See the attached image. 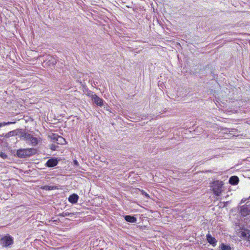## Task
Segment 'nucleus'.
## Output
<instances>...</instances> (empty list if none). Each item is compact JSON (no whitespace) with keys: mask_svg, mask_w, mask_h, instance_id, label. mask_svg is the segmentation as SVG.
<instances>
[{"mask_svg":"<svg viewBox=\"0 0 250 250\" xmlns=\"http://www.w3.org/2000/svg\"><path fill=\"white\" fill-rule=\"evenodd\" d=\"M58 147V146L56 145H54V144L51 145L50 146V148L52 150H56Z\"/></svg>","mask_w":250,"mask_h":250,"instance_id":"18","label":"nucleus"},{"mask_svg":"<svg viewBox=\"0 0 250 250\" xmlns=\"http://www.w3.org/2000/svg\"><path fill=\"white\" fill-rule=\"evenodd\" d=\"M223 182L221 181L216 180L212 183V190L216 196H220L223 191Z\"/></svg>","mask_w":250,"mask_h":250,"instance_id":"3","label":"nucleus"},{"mask_svg":"<svg viewBox=\"0 0 250 250\" xmlns=\"http://www.w3.org/2000/svg\"><path fill=\"white\" fill-rule=\"evenodd\" d=\"M56 143L57 144L63 145L65 143V140L62 136H56Z\"/></svg>","mask_w":250,"mask_h":250,"instance_id":"14","label":"nucleus"},{"mask_svg":"<svg viewBox=\"0 0 250 250\" xmlns=\"http://www.w3.org/2000/svg\"><path fill=\"white\" fill-rule=\"evenodd\" d=\"M220 248L222 250H231V248L229 245H225L224 243H222L220 245Z\"/></svg>","mask_w":250,"mask_h":250,"instance_id":"16","label":"nucleus"},{"mask_svg":"<svg viewBox=\"0 0 250 250\" xmlns=\"http://www.w3.org/2000/svg\"><path fill=\"white\" fill-rule=\"evenodd\" d=\"M207 240L208 242L213 246L216 245L217 241L214 237H213L209 233L207 235Z\"/></svg>","mask_w":250,"mask_h":250,"instance_id":"11","label":"nucleus"},{"mask_svg":"<svg viewBox=\"0 0 250 250\" xmlns=\"http://www.w3.org/2000/svg\"><path fill=\"white\" fill-rule=\"evenodd\" d=\"M0 244L5 247H8L12 245L13 243V239L12 236L9 234L4 236L0 239Z\"/></svg>","mask_w":250,"mask_h":250,"instance_id":"4","label":"nucleus"},{"mask_svg":"<svg viewBox=\"0 0 250 250\" xmlns=\"http://www.w3.org/2000/svg\"><path fill=\"white\" fill-rule=\"evenodd\" d=\"M56 136H59V135L56 134H53V137H52V139L53 140L54 143H56L57 138L56 137Z\"/></svg>","mask_w":250,"mask_h":250,"instance_id":"20","label":"nucleus"},{"mask_svg":"<svg viewBox=\"0 0 250 250\" xmlns=\"http://www.w3.org/2000/svg\"><path fill=\"white\" fill-rule=\"evenodd\" d=\"M73 215H74V213H71V212L65 211V212H63L59 214L58 216H60V217H65V216H72Z\"/></svg>","mask_w":250,"mask_h":250,"instance_id":"15","label":"nucleus"},{"mask_svg":"<svg viewBox=\"0 0 250 250\" xmlns=\"http://www.w3.org/2000/svg\"><path fill=\"white\" fill-rule=\"evenodd\" d=\"M22 132L21 131V129H16L13 131H11L9 132L8 133L5 134L4 135L3 134L1 136H4L6 138H8L12 136H15L19 135V133H20V135L21 134V132Z\"/></svg>","mask_w":250,"mask_h":250,"instance_id":"9","label":"nucleus"},{"mask_svg":"<svg viewBox=\"0 0 250 250\" xmlns=\"http://www.w3.org/2000/svg\"><path fill=\"white\" fill-rule=\"evenodd\" d=\"M37 150L34 148L20 149L17 151V155L19 158H26L36 153Z\"/></svg>","mask_w":250,"mask_h":250,"instance_id":"2","label":"nucleus"},{"mask_svg":"<svg viewBox=\"0 0 250 250\" xmlns=\"http://www.w3.org/2000/svg\"><path fill=\"white\" fill-rule=\"evenodd\" d=\"M239 181V178L236 176H232L229 179V183L231 185H236Z\"/></svg>","mask_w":250,"mask_h":250,"instance_id":"12","label":"nucleus"},{"mask_svg":"<svg viewBox=\"0 0 250 250\" xmlns=\"http://www.w3.org/2000/svg\"><path fill=\"white\" fill-rule=\"evenodd\" d=\"M20 137H22L26 142L30 143V145L33 146H37L42 141L40 137H34L33 134L25 131L21 132Z\"/></svg>","mask_w":250,"mask_h":250,"instance_id":"1","label":"nucleus"},{"mask_svg":"<svg viewBox=\"0 0 250 250\" xmlns=\"http://www.w3.org/2000/svg\"><path fill=\"white\" fill-rule=\"evenodd\" d=\"M239 234L244 239L250 241V230L244 229L239 232Z\"/></svg>","mask_w":250,"mask_h":250,"instance_id":"7","label":"nucleus"},{"mask_svg":"<svg viewBox=\"0 0 250 250\" xmlns=\"http://www.w3.org/2000/svg\"><path fill=\"white\" fill-rule=\"evenodd\" d=\"M15 123V122H3V123H0V127L2 126H4L6 125H9L11 124H13Z\"/></svg>","mask_w":250,"mask_h":250,"instance_id":"17","label":"nucleus"},{"mask_svg":"<svg viewBox=\"0 0 250 250\" xmlns=\"http://www.w3.org/2000/svg\"><path fill=\"white\" fill-rule=\"evenodd\" d=\"M91 99L98 105L102 106L103 105V100L96 94H92Z\"/></svg>","mask_w":250,"mask_h":250,"instance_id":"8","label":"nucleus"},{"mask_svg":"<svg viewBox=\"0 0 250 250\" xmlns=\"http://www.w3.org/2000/svg\"><path fill=\"white\" fill-rule=\"evenodd\" d=\"M0 157L3 159H5L7 158V155L5 153L1 152L0 153Z\"/></svg>","mask_w":250,"mask_h":250,"instance_id":"19","label":"nucleus"},{"mask_svg":"<svg viewBox=\"0 0 250 250\" xmlns=\"http://www.w3.org/2000/svg\"><path fill=\"white\" fill-rule=\"evenodd\" d=\"M79 196L76 194H72L69 196L68 201L72 204H75L78 202Z\"/></svg>","mask_w":250,"mask_h":250,"instance_id":"10","label":"nucleus"},{"mask_svg":"<svg viewBox=\"0 0 250 250\" xmlns=\"http://www.w3.org/2000/svg\"><path fill=\"white\" fill-rule=\"evenodd\" d=\"M56 63V61H54V60H53V62H52V63H53V64H55V63Z\"/></svg>","mask_w":250,"mask_h":250,"instance_id":"23","label":"nucleus"},{"mask_svg":"<svg viewBox=\"0 0 250 250\" xmlns=\"http://www.w3.org/2000/svg\"><path fill=\"white\" fill-rule=\"evenodd\" d=\"M59 159L56 157H52L49 159L45 163V166L48 167H52L56 166L59 161Z\"/></svg>","mask_w":250,"mask_h":250,"instance_id":"6","label":"nucleus"},{"mask_svg":"<svg viewBox=\"0 0 250 250\" xmlns=\"http://www.w3.org/2000/svg\"><path fill=\"white\" fill-rule=\"evenodd\" d=\"M141 192H142V194L144 195V196H145L146 197H147V198L149 197V195L146 192H145L144 190H142L141 191Z\"/></svg>","mask_w":250,"mask_h":250,"instance_id":"21","label":"nucleus"},{"mask_svg":"<svg viewBox=\"0 0 250 250\" xmlns=\"http://www.w3.org/2000/svg\"><path fill=\"white\" fill-rule=\"evenodd\" d=\"M73 163H74V164L75 166H76L77 167L79 166V163L76 160H74L73 161Z\"/></svg>","mask_w":250,"mask_h":250,"instance_id":"22","label":"nucleus"},{"mask_svg":"<svg viewBox=\"0 0 250 250\" xmlns=\"http://www.w3.org/2000/svg\"><path fill=\"white\" fill-rule=\"evenodd\" d=\"M125 220L130 223H136L137 222V218L134 216L131 215H125L124 216Z\"/></svg>","mask_w":250,"mask_h":250,"instance_id":"13","label":"nucleus"},{"mask_svg":"<svg viewBox=\"0 0 250 250\" xmlns=\"http://www.w3.org/2000/svg\"><path fill=\"white\" fill-rule=\"evenodd\" d=\"M240 212L241 215L246 216L250 214V202H248L246 204L241 207Z\"/></svg>","mask_w":250,"mask_h":250,"instance_id":"5","label":"nucleus"}]
</instances>
